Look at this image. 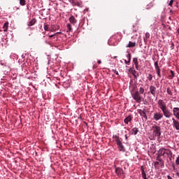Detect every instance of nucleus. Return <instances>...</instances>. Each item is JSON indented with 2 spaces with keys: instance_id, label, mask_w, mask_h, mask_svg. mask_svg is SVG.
Masks as SVG:
<instances>
[{
  "instance_id": "nucleus-1",
  "label": "nucleus",
  "mask_w": 179,
  "mask_h": 179,
  "mask_svg": "<svg viewBox=\"0 0 179 179\" xmlns=\"http://www.w3.org/2000/svg\"><path fill=\"white\" fill-rule=\"evenodd\" d=\"M151 132L149 136L150 141H160L162 136V127H160V126L156 124L152 125Z\"/></svg>"
},
{
  "instance_id": "nucleus-2",
  "label": "nucleus",
  "mask_w": 179,
  "mask_h": 179,
  "mask_svg": "<svg viewBox=\"0 0 179 179\" xmlns=\"http://www.w3.org/2000/svg\"><path fill=\"white\" fill-rule=\"evenodd\" d=\"M142 94L144 95V97ZM145 94H146L145 93V88H143V87H140L138 91H136L131 94V96L132 99L135 100L136 103H141L143 101L145 100Z\"/></svg>"
},
{
  "instance_id": "nucleus-3",
  "label": "nucleus",
  "mask_w": 179,
  "mask_h": 179,
  "mask_svg": "<svg viewBox=\"0 0 179 179\" xmlns=\"http://www.w3.org/2000/svg\"><path fill=\"white\" fill-rule=\"evenodd\" d=\"M159 156H162L165 159H169L173 155V152H171V150L169 149H166L164 148H162L158 151Z\"/></svg>"
},
{
  "instance_id": "nucleus-4",
  "label": "nucleus",
  "mask_w": 179,
  "mask_h": 179,
  "mask_svg": "<svg viewBox=\"0 0 179 179\" xmlns=\"http://www.w3.org/2000/svg\"><path fill=\"white\" fill-rule=\"evenodd\" d=\"M157 104H158V107L161 110V111H163V110H166V108H169V107L167 106V103H166V102L163 99H159L157 101Z\"/></svg>"
},
{
  "instance_id": "nucleus-5",
  "label": "nucleus",
  "mask_w": 179,
  "mask_h": 179,
  "mask_svg": "<svg viewBox=\"0 0 179 179\" xmlns=\"http://www.w3.org/2000/svg\"><path fill=\"white\" fill-rule=\"evenodd\" d=\"M162 115L165 118H171L173 117V113L169 109V108H166V109L162 110Z\"/></svg>"
},
{
  "instance_id": "nucleus-6",
  "label": "nucleus",
  "mask_w": 179,
  "mask_h": 179,
  "mask_svg": "<svg viewBox=\"0 0 179 179\" xmlns=\"http://www.w3.org/2000/svg\"><path fill=\"white\" fill-rule=\"evenodd\" d=\"M153 118L155 121H160V120L163 118V113L160 112H155L154 113Z\"/></svg>"
},
{
  "instance_id": "nucleus-7",
  "label": "nucleus",
  "mask_w": 179,
  "mask_h": 179,
  "mask_svg": "<svg viewBox=\"0 0 179 179\" xmlns=\"http://www.w3.org/2000/svg\"><path fill=\"white\" fill-rule=\"evenodd\" d=\"M129 73H131V75H133L134 78H135L136 79H137V78H139V73H138V71H136V70H135L134 67L130 68L129 69Z\"/></svg>"
},
{
  "instance_id": "nucleus-8",
  "label": "nucleus",
  "mask_w": 179,
  "mask_h": 179,
  "mask_svg": "<svg viewBox=\"0 0 179 179\" xmlns=\"http://www.w3.org/2000/svg\"><path fill=\"white\" fill-rule=\"evenodd\" d=\"M154 65L157 76H159V78H162V75L160 74V67H159V62H155Z\"/></svg>"
},
{
  "instance_id": "nucleus-9",
  "label": "nucleus",
  "mask_w": 179,
  "mask_h": 179,
  "mask_svg": "<svg viewBox=\"0 0 179 179\" xmlns=\"http://www.w3.org/2000/svg\"><path fill=\"white\" fill-rule=\"evenodd\" d=\"M126 57L127 58V60L124 59V64H126V65H129V64H131V55L128 50L127 51Z\"/></svg>"
},
{
  "instance_id": "nucleus-10",
  "label": "nucleus",
  "mask_w": 179,
  "mask_h": 179,
  "mask_svg": "<svg viewBox=\"0 0 179 179\" xmlns=\"http://www.w3.org/2000/svg\"><path fill=\"white\" fill-rule=\"evenodd\" d=\"M150 93L155 97L157 94V91L156 90V87L155 85L150 86Z\"/></svg>"
},
{
  "instance_id": "nucleus-11",
  "label": "nucleus",
  "mask_w": 179,
  "mask_h": 179,
  "mask_svg": "<svg viewBox=\"0 0 179 179\" xmlns=\"http://www.w3.org/2000/svg\"><path fill=\"white\" fill-rule=\"evenodd\" d=\"M115 173L118 177H122V174H124V170L120 167H117L115 169Z\"/></svg>"
},
{
  "instance_id": "nucleus-12",
  "label": "nucleus",
  "mask_w": 179,
  "mask_h": 179,
  "mask_svg": "<svg viewBox=\"0 0 179 179\" xmlns=\"http://www.w3.org/2000/svg\"><path fill=\"white\" fill-rule=\"evenodd\" d=\"M133 63L135 65L136 69L138 71V69H139V63L138 62V57L133 58Z\"/></svg>"
},
{
  "instance_id": "nucleus-13",
  "label": "nucleus",
  "mask_w": 179,
  "mask_h": 179,
  "mask_svg": "<svg viewBox=\"0 0 179 179\" xmlns=\"http://www.w3.org/2000/svg\"><path fill=\"white\" fill-rule=\"evenodd\" d=\"M73 3L75 6H78V8H82L83 6V3L80 0L74 1Z\"/></svg>"
},
{
  "instance_id": "nucleus-14",
  "label": "nucleus",
  "mask_w": 179,
  "mask_h": 179,
  "mask_svg": "<svg viewBox=\"0 0 179 179\" xmlns=\"http://www.w3.org/2000/svg\"><path fill=\"white\" fill-rule=\"evenodd\" d=\"M8 29H9V22H6L3 25V31H4V33H6Z\"/></svg>"
},
{
  "instance_id": "nucleus-15",
  "label": "nucleus",
  "mask_w": 179,
  "mask_h": 179,
  "mask_svg": "<svg viewBox=\"0 0 179 179\" xmlns=\"http://www.w3.org/2000/svg\"><path fill=\"white\" fill-rule=\"evenodd\" d=\"M115 141L117 146H120V145L122 144V139L120 138V137H118L117 136H115Z\"/></svg>"
},
{
  "instance_id": "nucleus-16",
  "label": "nucleus",
  "mask_w": 179,
  "mask_h": 179,
  "mask_svg": "<svg viewBox=\"0 0 179 179\" xmlns=\"http://www.w3.org/2000/svg\"><path fill=\"white\" fill-rule=\"evenodd\" d=\"M35 23H37V20H36V18H33L31 20L27 22V26H29V27L31 26H34Z\"/></svg>"
},
{
  "instance_id": "nucleus-17",
  "label": "nucleus",
  "mask_w": 179,
  "mask_h": 179,
  "mask_svg": "<svg viewBox=\"0 0 179 179\" xmlns=\"http://www.w3.org/2000/svg\"><path fill=\"white\" fill-rule=\"evenodd\" d=\"M127 48H134V47H136V42H132L129 41V44L127 45Z\"/></svg>"
},
{
  "instance_id": "nucleus-18",
  "label": "nucleus",
  "mask_w": 179,
  "mask_h": 179,
  "mask_svg": "<svg viewBox=\"0 0 179 179\" xmlns=\"http://www.w3.org/2000/svg\"><path fill=\"white\" fill-rule=\"evenodd\" d=\"M131 121H132V116L131 115H129L127 116L126 118H124V122L126 124H129V122H131Z\"/></svg>"
},
{
  "instance_id": "nucleus-19",
  "label": "nucleus",
  "mask_w": 179,
  "mask_h": 179,
  "mask_svg": "<svg viewBox=\"0 0 179 179\" xmlns=\"http://www.w3.org/2000/svg\"><path fill=\"white\" fill-rule=\"evenodd\" d=\"M139 132V129L134 127L131 129V135H137Z\"/></svg>"
},
{
  "instance_id": "nucleus-20",
  "label": "nucleus",
  "mask_w": 179,
  "mask_h": 179,
  "mask_svg": "<svg viewBox=\"0 0 179 179\" xmlns=\"http://www.w3.org/2000/svg\"><path fill=\"white\" fill-rule=\"evenodd\" d=\"M69 22L72 24H76V19L75 18V17L73 16H71L69 17Z\"/></svg>"
},
{
  "instance_id": "nucleus-21",
  "label": "nucleus",
  "mask_w": 179,
  "mask_h": 179,
  "mask_svg": "<svg viewBox=\"0 0 179 179\" xmlns=\"http://www.w3.org/2000/svg\"><path fill=\"white\" fill-rule=\"evenodd\" d=\"M145 37L143 41H144V43H148V38H150V34L149 32H146L145 34Z\"/></svg>"
},
{
  "instance_id": "nucleus-22",
  "label": "nucleus",
  "mask_w": 179,
  "mask_h": 179,
  "mask_svg": "<svg viewBox=\"0 0 179 179\" xmlns=\"http://www.w3.org/2000/svg\"><path fill=\"white\" fill-rule=\"evenodd\" d=\"M141 175L143 179H148V178L146 177V172H145V169H143V166H142V169H141Z\"/></svg>"
},
{
  "instance_id": "nucleus-23",
  "label": "nucleus",
  "mask_w": 179,
  "mask_h": 179,
  "mask_svg": "<svg viewBox=\"0 0 179 179\" xmlns=\"http://www.w3.org/2000/svg\"><path fill=\"white\" fill-rule=\"evenodd\" d=\"M117 146L120 152H125V147H124V145L120 144V145Z\"/></svg>"
},
{
  "instance_id": "nucleus-24",
  "label": "nucleus",
  "mask_w": 179,
  "mask_h": 179,
  "mask_svg": "<svg viewBox=\"0 0 179 179\" xmlns=\"http://www.w3.org/2000/svg\"><path fill=\"white\" fill-rule=\"evenodd\" d=\"M141 117H143L144 118L145 121L148 120V115H146V112H143L142 115H140Z\"/></svg>"
},
{
  "instance_id": "nucleus-25",
  "label": "nucleus",
  "mask_w": 179,
  "mask_h": 179,
  "mask_svg": "<svg viewBox=\"0 0 179 179\" xmlns=\"http://www.w3.org/2000/svg\"><path fill=\"white\" fill-rule=\"evenodd\" d=\"M44 30H45V31H51V28H50L48 24H45L44 25Z\"/></svg>"
},
{
  "instance_id": "nucleus-26",
  "label": "nucleus",
  "mask_w": 179,
  "mask_h": 179,
  "mask_svg": "<svg viewBox=\"0 0 179 179\" xmlns=\"http://www.w3.org/2000/svg\"><path fill=\"white\" fill-rule=\"evenodd\" d=\"M166 93H168L169 96H173V92L171 91V90H170L169 87L166 89Z\"/></svg>"
},
{
  "instance_id": "nucleus-27",
  "label": "nucleus",
  "mask_w": 179,
  "mask_h": 179,
  "mask_svg": "<svg viewBox=\"0 0 179 179\" xmlns=\"http://www.w3.org/2000/svg\"><path fill=\"white\" fill-rule=\"evenodd\" d=\"M147 79H148L150 82H152V80L153 79V76L152 74H148L147 76Z\"/></svg>"
},
{
  "instance_id": "nucleus-28",
  "label": "nucleus",
  "mask_w": 179,
  "mask_h": 179,
  "mask_svg": "<svg viewBox=\"0 0 179 179\" xmlns=\"http://www.w3.org/2000/svg\"><path fill=\"white\" fill-rule=\"evenodd\" d=\"M20 1V5H21V6H24V5H26V0H19Z\"/></svg>"
},
{
  "instance_id": "nucleus-29",
  "label": "nucleus",
  "mask_w": 179,
  "mask_h": 179,
  "mask_svg": "<svg viewBox=\"0 0 179 179\" xmlns=\"http://www.w3.org/2000/svg\"><path fill=\"white\" fill-rule=\"evenodd\" d=\"M66 27L68 29V31H72V27L71 26V24L68 23L66 24Z\"/></svg>"
},
{
  "instance_id": "nucleus-30",
  "label": "nucleus",
  "mask_w": 179,
  "mask_h": 179,
  "mask_svg": "<svg viewBox=\"0 0 179 179\" xmlns=\"http://www.w3.org/2000/svg\"><path fill=\"white\" fill-rule=\"evenodd\" d=\"M176 0H171L170 1H168L169 6H173V3H174Z\"/></svg>"
},
{
  "instance_id": "nucleus-31",
  "label": "nucleus",
  "mask_w": 179,
  "mask_h": 179,
  "mask_svg": "<svg viewBox=\"0 0 179 179\" xmlns=\"http://www.w3.org/2000/svg\"><path fill=\"white\" fill-rule=\"evenodd\" d=\"M137 113H138L140 115H142V113H145V110H142V109H138Z\"/></svg>"
},
{
  "instance_id": "nucleus-32",
  "label": "nucleus",
  "mask_w": 179,
  "mask_h": 179,
  "mask_svg": "<svg viewBox=\"0 0 179 179\" xmlns=\"http://www.w3.org/2000/svg\"><path fill=\"white\" fill-rule=\"evenodd\" d=\"M58 34H61V32H57L55 34L49 35V37H54V36H58Z\"/></svg>"
},
{
  "instance_id": "nucleus-33",
  "label": "nucleus",
  "mask_w": 179,
  "mask_h": 179,
  "mask_svg": "<svg viewBox=\"0 0 179 179\" xmlns=\"http://www.w3.org/2000/svg\"><path fill=\"white\" fill-rule=\"evenodd\" d=\"M112 72H113L114 73H115V75H117V76H120V73H118V71L115 69H113Z\"/></svg>"
},
{
  "instance_id": "nucleus-34",
  "label": "nucleus",
  "mask_w": 179,
  "mask_h": 179,
  "mask_svg": "<svg viewBox=\"0 0 179 179\" xmlns=\"http://www.w3.org/2000/svg\"><path fill=\"white\" fill-rule=\"evenodd\" d=\"M175 162L177 166H179V155L177 157Z\"/></svg>"
},
{
  "instance_id": "nucleus-35",
  "label": "nucleus",
  "mask_w": 179,
  "mask_h": 179,
  "mask_svg": "<svg viewBox=\"0 0 179 179\" xmlns=\"http://www.w3.org/2000/svg\"><path fill=\"white\" fill-rule=\"evenodd\" d=\"M175 45H174V43L173 42H171V50H173L174 48Z\"/></svg>"
},
{
  "instance_id": "nucleus-36",
  "label": "nucleus",
  "mask_w": 179,
  "mask_h": 179,
  "mask_svg": "<svg viewBox=\"0 0 179 179\" xmlns=\"http://www.w3.org/2000/svg\"><path fill=\"white\" fill-rule=\"evenodd\" d=\"M171 73L172 75V78H174V76H176V75L174 74V71L173 70H171Z\"/></svg>"
},
{
  "instance_id": "nucleus-37",
  "label": "nucleus",
  "mask_w": 179,
  "mask_h": 179,
  "mask_svg": "<svg viewBox=\"0 0 179 179\" xmlns=\"http://www.w3.org/2000/svg\"><path fill=\"white\" fill-rule=\"evenodd\" d=\"M97 64H99V65H100V64H101V60H98Z\"/></svg>"
},
{
  "instance_id": "nucleus-38",
  "label": "nucleus",
  "mask_w": 179,
  "mask_h": 179,
  "mask_svg": "<svg viewBox=\"0 0 179 179\" xmlns=\"http://www.w3.org/2000/svg\"><path fill=\"white\" fill-rule=\"evenodd\" d=\"M176 176H177V177H178V178H179V172H176Z\"/></svg>"
},
{
  "instance_id": "nucleus-39",
  "label": "nucleus",
  "mask_w": 179,
  "mask_h": 179,
  "mask_svg": "<svg viewBox=\"0 0 179 179\" xmlns=\"http://www.w3.org/2000/svg\"><path fill=\"white\" fill-rule=\"evenodd\" d=\"M125 139H126V140L128 139V136H127V134L125 135Z\"/></svg>"
},
{
  "instance_id": "nucleus-40",
  "label": "nucleus",
  "mask_w": 179,
  "mask_h": 179,
  "mask_svg": "<svg viewBox=\"0 0 179 179\" xmlns=\"http://www.w3.org/2000/svg\"><path fill=\"white\" fill-rule=\"evenodd\" d=\"M173 12V10L170 9V13H171Z\"/></svg>"
},
{
  "instance_id": "nucleus-41",
  "label": "nucleus",
  "mask_w": 179,
  "mask_h": 179,
  "mask_svg": "<svg viewBox=\"0 0 179 179\" xmlns=\"http://www.w3.org/2000/svg\"><path fill=\"white\" fill-rule=\"evenodd\" d=\"M113 58H114V59L117 58V56H115V57H113Z\"/></svg>"
},
{
  "instance_id": "nucleus-42",
  "label": "nucleus",
  "mask_w": 179,
  "mask_h": 179,
  "mask_svg": "<svg viewBox=\"0 0 179 179\" xmlns=\"http://www.w3.org/2000/svg\"><path fill=\"white\" fill-rule=\"evenodd\" d=\"M173 170H174V169H176V167H175V166H173Z\"/></svg>"
},
{
  "instance_id": "nucleus-43",
  "label": "nucleus",
  "mask_w": 179,
  "mask_h": 179,
  "mask_svg": "<svg viewBox=\"0 0 179 179\" xmlns=\"http://www.w3.org/2000/svg\"><path fill=\"white\" fill-rule=\"evenodd\" d=\"M150 6H153V5H152V4H150Z\"/></svg>"
},
{
  "instance_id": "nucleus-44",
  "label": "nucleus",
  "mask_w": 179,
  "mask_h": 179,
  "mask_svg": "<svg viewBox=\"0 0 179 179\" xmlns=\"http://www.w3.org/2000/svg\"><path fill=\"white\" fill-rule=\"evenodd\" d=\"M176 6L177 8H178V5H176Z\"/></svg>"
},
{
  "instance_id": "nucleus-45",
  "label": "nucleus",
  "mask_w": 179,
  "mask_h": 179,
  "mask_svg": "<svg viewBox=\"0 0 179 179\" xmlns=\"http://www.w3.org/2000/svg\"><path fill=\"white\" fill-rule=\"evenodd\" d=\"M147 9H149V8H147Z\"/></svg>"
}]
</instances>
